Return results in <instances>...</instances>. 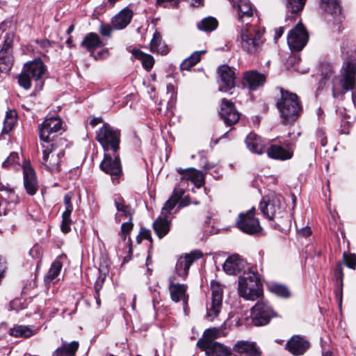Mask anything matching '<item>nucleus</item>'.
<instances>
[{
  "label": "nucleus",
  "instance_id": "obj_54",
  "mask_svg": "<svg viewBox=\"0 0 356 356\" xmlns=\"http://www.w3.org/2000/svg\"><path fill=\"white\" fill-rule=\"evenodd\" d=\"M248 356H261V352L259 348L257 347L256 343H254L252 348L247 354Z\"/></svg>",
  "mask_w": 356,
  "mask_h": 356
},
{
  "label": "nucleus",
  "instance_id": "obj_24",
  "mask_svg": "<svg viewBox=\"0 0 356 356\" xmlns=\"http://www.w3.org/2000/svg\"><path fill=\"white\" fill-rule=\"evenodd\" d=\"M266 81V76L257 71L246 72L243 74V83L247 85L250 90H255L264 85Z\"/></svg>",
  "mask_w": 356,
  "mask_h": 356
},
{
  "label": "nucleus",
  "instance_id": "obj_34",
  "mask_svg": "<svg viewBox=\"0 0 356 356\" xmlns=\"http://www.w3.org/2000/svg\"><path fill=\"white\" fill-rule=\"evenodd\" d=\"M104 43L97 33H89L87 34L81 43V46L85 47L91 54L95 49L102 47Z\"/></svg>",
  "mask_w": 356,
  "mask_h": 356
},
{
  "label": "nucleus",
  "instance_id": "obj_35",
  "mask_svg": "<svg viewBox=\"0 0 356 356\" xmlns=\"http://www.w3.org/2000/svg\"><path fill=\"white\" fill-rule=\"evenodd\" d=\"M321 9L325 13L337 17L341 13V7L339 0H321Z\"/></svg>",
  "mask_w": 356,
  "mask_h": 356
},
{
  "label": "nucleus",
  "instance_id": "obj_48",
  "mask_svg": "<svg viewBox=\"0 0 356 356\" xmlns=\"http://www.w3.org/2000/svg\"><path fill=\"white\" fill-rule=\"evenodd\" d=\"M19 154L17 152H11L7 159L2 163L3 168H8L18 165Z\"/></svg>",
  "mask_w": 356,
  "mask_h": 356
},
{
  "label": "nucleus",
  "instance_id": "obj_19",
  "mask_svg": "<svg viewBox=\"0 0 356 356\" xmlns=\"http://www.w3.org/2000/svg\"><path fill=\"white\" fill-rule=\"evenodd\" d=\"M218 74L220 78L219 90L224 92H229L236 85V73L233 68L227 65H223L218 68Z\"/></svg>",
  "mask_w": 356,
  "mask_h": 356
},
{
  "label": "nucleus",
  "instance_id": "obj_52",
  "mask_svg": "<svg viewBox=\"0 0 356 356\" xmlns=\"http://www.w3.org/2000/svg\"><path fill=\"white\" fill-rule=\"evenodd\" d=\"M72 195L71 193H67L64 196V204L65 210L64 211L72 212L73 205L72 203Z\"/></svg>",
  "mask_w": 356,
  "mask_h": 356
},
{
  "label": "nucleus",
  "instance_id": "obj_41",
  "mask_svg": "<svg viewBox=\"0 0 356 356\" xmlns=\"http://www.w3.org/2000/svg\"><path fill=\"white\" fill-rule=\"evenodd\" d=\"M63 267L61 261L57 258L51 264L47 275L44 277V281L47 283L54 282L58 277Z\"/></svg>",
  "mask_w": 356,
  "mask_h": 356
},
{
  "label": "nucleus",
  "instance_id": "obj_33",
  "mask_svg": "<svg viewBox=\"0 0 356 356\" xmlns=\"http://www.w3.org/2000/svg\"><path fill=\"white\" fill-rule=\"evenodd\" d=\"M267 154L269 157L274 159L286 160L293 156V152L285 149L280 145H272L267 149Z\"/></svg>",
  "mask_w": 356,
  "mask_h": 356
},
{
  "label": "nucleus",
  "instance_id": "obj_57",
  "mask_svg": "<svg viewBox=\"0 0 356 356\" xmlns=\"http://www.w3.org/2000/svg\"><path fill=\"white\" fill-rule=\"evenodd\" d=\"M335 274L338 276V279H339L342 282V279L343 277V266L341 263H338L335 268Z\"/></svg>",
  "mask_w": 356,
  "mask_h": 356
},
{
  "label": "nucleus",
  "instance_id": "obj_58",
  "mask_svg": "<svg viewBox=\"0 0 356 356\" xmlns=\"http://www.w3.org/2000/svg\"><path fill=\"white\" fill-rule=\"evenodd\" d=\"M108 56V49H103L99 53H97L96 55L94 56V58L95 60L98 59H102L105 58Z\"/></svg>",
  "mask_w": 356,
  "mask_h": 356
},
{
  "label": "nucleus",
  "instance_id": "obj_21",
  "mask_svg": "<svg viewBox=\"0 0 356 356\" xmlns=\"http://www.w3.org/2000/svg\"><path fill=\"white\" fill-rule=\"evenodd\" d=\"M309 342L300 335L293 336L286 343V348L294 356L302 355L309 348Z\"/></svg>",
  "mask_w": 356,
  "mask_h": 356
},
{
  "label": "nucleus",
  "instance_id": "obj_64",
  "mask_svg": "<svg viewBox=\"0 0 356 356\" xmlns=\"http://www.w3.org/2000/svg\"><path fill=\"white\" fill-rule=\"evenodd\" d=\"M38 247H33L31 248L29 251L30 255H31L33 257L38 256Z\"/></svg>",
  "mask_w": 356,
  "mask_h": 356
},
{
  "label": "nucleus",
  "instance_id": "obj_51",
  "mask_svg": "<svg viewBox=\"0 0 356 356\" xmlns=\"http://www.w3.org/2000/svg\"><path fill=\"white\" fill-rule=\"evenodd\" d=\"M134 227L132 220L128 219L127 222H123L121 225L120 233L123 236V238H126V236L130 233Z\"/></svg>",
  "mask_w": 356,
  "mask_h": 356
},
{
  "label": "nucleus",
  "instance_id": "obj_60",
  "mask_svg": "<svg viewBox=\"0 0 356 356\" xmlns=\"http://www.w3.org/2000/svg\"><path fill=\"white\" fill-rule=\"evenodd\" d=\"M300 234L304 236H309L312 234V230L310 227H305L301 229Z\"/></svg>",
  "mask_w": 356,
  "mask_h": 356
},
{
  "label": "nucleus",
  "instance_id": "obj_2",
  "mask_svg": "<svg viewBox=\"0 0 356 356\" xmlns=\"http://www.w3.org/2000/svg\"><path fill=\"white\" fill-rule=\"evenodd\" d=\"M264 35V29L247 22L241 29L237 41L244 51L257 55L262 51L266 41Z\"/></svg>",
  "mask_w": 356,
  "mask_h": 356
},
{
  "label": "nucleus",
  "instance_id": "obj_61",
  "mask_svg": "<svg viewBox=\"0 0 356 356\" xmlns=\"http://www.w3.org/2000/svg\"><path fill=\"white\" fill-rule=\"evenodd\" d=\"M190 204V198L188 196H185L182 199H180L179 206L186 207Z\"/></svg>",
  "mask_w": 356,
  "mask_h": 356
},
{
  "label": "nucleus",
  "instance_id": "obj_59",
  "mask_svg": "<svg viewBox=\"0 0 356 356\" xmlns=\"http://www.w3.org/2000/svg\"><path fill=\"white\" fill-rule=\"evenodd\" d=\"M39 44L40 47L43 49H48L51 46V42L48 40H42L40 41H37Z\"/></svg>",
  "mask_w": 356,
  "mask_h": 356
},
{
  "label": "nucleus",
  "instance_id": "obj_30",
  "mask_svg": "<svg viewBox=\"0 0 356 356\" xmlns=\"http://www.w3.org/2000/svg\"><path fill=\"white\" fill-rule=\"evenodd\" d=\"M238 19L245 24L253 16V10L251 3L247 0H240L238 2Z\"/></svg>",
  "mask_w": 356,
  "mask_h": 356
},
{
  "label": "nucleus",
  "instance_id": "obj_29",
  "mask_svg": "<svg viewBox=\"0 0 356 356\" xmlns=\"http://www.w3.org/2000/svg\"><path fill=\"white\" fill-rule=\"evenodd\" d=\"M247 147L252 152L261 154L264 152V144L261 138L254 133H250L245 139Z\"/></svg>",
  "mask_w": 356,
  "mask_h": 356
},
{
  "label": "nucleus",
  "instance_id": "obj_22",
  "mask_svg": "<svg viewBox=\"0 0 356 356\" xmlns=\"http://www.w3.org/2000/svg\"><path fill=\"white\" fill-rule=\"evenodd\" d=\"M175 280L170 279L169 291L172 301L178 302L183 301L184 305H187L188 296L186 294L187 286L175 282Z\"/></svg>",
  "mask_w": 356,
  "mask_h": 356
},
{
  "label": "nucleus",
  "instance_id": "obj_53",
  "mask_svg": "<svg viewBox=\"0 0 356 356\" xmlns=\"http://www.w3.org/2000/svg\"><path fill=\"white\" fill-rule=\"evenodd\" d=\"M316 136L320 141L321 146L325 147L327 144V137L323 129H318L316 131Z\"/></svg>",
  "mask_w": 356,
  "mask_h": 356
},
{
  "label": "nucleus",
  "instance_id": "obj_20",
  "mask_svg": "<svg viewBox=\"0 0 356 356\" xmlns=\"http://www.w3.org/2000/svg\"><path fill=\"white\" fill-rule=\"evenodd\" d=\"M219 114L225 124L227 126H232L236 124L240 119L239 113L236 111L234 104L226 99H222Z\"/></svg>",
  "mask_w": 356,
  "mask_h": 356
},
{
  "label": "nucleus",
  "instance_id": "obj_36",
  "mask_svg": "<svg viewBox=\"0 0 356 356\" xmlns=\"http://www.w3.org/2000/svg\"><path fill=\"white\" fill-rule=\"evenodd\" d=\"M79 346V344L76 341L70 343L63 342L62 346L54 352L52 356H75Z\"/></svg>",
  "mask_w": 356,
  "mask_h": 356
},
{
  "label": "nucleus",
  "instance_id": "obj_27",
  "mask_svg": "<svg viewBox=\"0 0 356 356\" xmlns=\"http://www.w3.org/2000/svg\"><path fill=\"white\" fill-rule=\"evenodd\" d=\"M184 194V188H181L180 186H176L172 195L162 208L161 216L168 217V215H169L171 211L175 207L178 201L182 197Z\"/></svg>",
  "mask_w": 356,
  "mask_h": 356
},
{
  "label": "nucleus",
  "instance_id": "obj_17",
  "mask_svg": "<svg viewBox=\"0 0 356 356\" xmlns=\"http://www.w3.org/2000/svg\"><path fill=\"white\" fill-rule=\"evenodd\" d=\"M197 346L205 351L207 356H230L232 355L230 348L216 341L200 339L197 342Z\"/></svg>",
  "mask_w": 356,
  "mask_h": 356
},
{
  "label": "nucleus",
  "instance_id": "obj_38",
  "mask_svg": "<svg viewBox=\"0 0 356 356\" xmlns=\"http://www.w3.org/2000/svg\"><path fill=\"white\" fill-rule=\"evenodd\" d=\"M243 286H238L239 296L248 300H254L261 297L263 293V289H257L255 288H248V284Z\"/></svg>",
  "mask_w": 356,
  "mask_h": 356
},
{
  "label": "nucleus",
  "instance_id": "obj_7",
  "mask_svg": "<svg viewBox=\"0 0 356 356\" xmlns=\"http://www.w3.org/2000/svg\"><path fill=\"white\" fill-rule=\"evenodd\" d=\"M42 166L51 173L60 171V163L64 156V152L53 144H42Z\"/></svg>",
  "mask_w": 356,
  "mask_h": 356
},
{
  "label": "nucleus",
  "instance_id": "obj_45",
  "mask_svg": "<svg viewBox=\"0 0 356 356\" xmlns=\"http://www.w3.org/2000/svg\"><path fill=\"white\" fill-rule=\"evenodd\" d=\"M254 343V342L239 341L234 346L233 350L238 353L247 355L250 349L252 348Z\"/></svg>",
  "mask_w": 356,
  "mask_h": 356
},
{
  "label": "nucleus",
  "instance_id": "obj_18",
  "mask_svg": "<svg viewBox=\"0 0 356 356\" xmlns=\"http://www.w3.org/2000/svg\"><path fill=\"white\" fill-rule=\"evenodd\" d=\"M24 175V186L29 195H34L38 191V182L35 170L31 166L30 161L26 160L22 164Z\"/></svg>",
  "mask_w": 356,
  "mask_h": 356
},
{
  "label": "nucleus",
  "instance_id": "obj_23",
  "mask_svg": "<svg viewBox=\"0 0 356 356\" xmlns=\"http://www.w3.org/2000/svg\"><path fill=\"white\" fill-rule=\"evenodd\" d=\"M114 204L117 209V213L115 216V220L117 223L120 222L124 218L132 220L133 212L131 207L125 203V201L122 197H115L114 200Z\"/></svg>",
  "mask_w": 356,
  "mask_h": 356
},
{
  "label": "nucleus",
  "instance_id": "obj_6",
  "mask_svg": "<svg viewBox=\"0 0 356 356\" xmlns=\"http://www.w3.org/2000/svg\"><path fill=\"white\" fill-rule=\"evenodd\" d=\"M95 138L106 152L112 150L113 153H117L120 148V131L108 123L104 124L96 132Z\"/></svg>",
  "mask_w": 356,
  "mask_h": 356
},
{
  "label": "nucleus",
  "instance_id": "obj_49",
  "mask_svg": "<svg viewBox=\"0 0 356 356\" xmlns=\"http://www.w3.org/2000/svg\"><path fill=\"white\" fill-rule=\"evenodd\" d=\"M343 261L346 265L352 269L356 268V255L355 254H347L346 252L343 254Z\"/></svg>",
  "mask_w": 356,
  "mask_h": 356
},
{
  "label": "nucleus",
  "instance_id": "obj_62",
  "mask_svg": "<svg viewBox=\"0 0 356 356\" xmlns=\"http://www.w3.org/2000/svg\"><path fill=\"white\" fill-rule=\"evenodd\" d=\"M103 121L102 118H92V119L90 122V124L94 127L98 124L101 123Z\"/></svg>",
  "mask_w": 356,
  "mask_h": 356
},
{
  "label": "nucleus",
  "instance_id": "obj_1",
  "mask_svg": "<svg viewBox=\"0 0 356 356\" xmlns=\"http://www.w3.org/2000/svg\"><path fill=\"white\" fill-rule=\"evenodd\" d=\"M321 80L319 88L332 83V96L334 99L341 98L345 92L352 90L356 78V59L350 57L345 61L340 79L334 75L332 67L328 63L321 65Z\"/></svg>",
  "mask_w": 356,
  "mask_h": 356
},
{
  "label": "nucleus",
  "instance_id": "obj_47",
  "mask_svg": "<svg viewBox=\"0 0 356 356\" xmlns=\"http://www.w3.org/2000/svg\"><path fill=\"white\" fill-rule=\"evenodd\" d=\"M270 290L275 294L281 297L287 298L290 296V292L288 290V289L285 286L282 284H272L270 286Z\"/></svg>",
  "mask_w": 356,
  "mask_h": 356
},
{
  "label": "nucleus",
  "instance_id": "obj_9",
  "mask_svg": "<svg viewBox=\"0 0 356 356\" xmlns=\"http://www.w3.org/2000/svg\"><path fill=\"white\" fill-rule=\"evenodd\" d=\"M63 129V121L58 117L46 118L39 127L40 138L44 144L51 142Z\"/></svg>",
  "mask_w": 356,
  "mask_h": 356
},
{
  "label": "nucleus",
  "instance_id": "obj_42",
  "mask_svg": "<svg viewBox=\"0 0 356 356\" xmlns=\"http://www.w3.org/2000/svg\"><path fill=\"white\" fill-rule=\"evenodd\" d=\"M9 334L15 337L28 338L33 335V331L26 325H15L10 329Z\"/></svg>",
  "mask_w": 356,
  "mask_h": 356
},
{
  "label": "nucleus",
  "instance_id": "obj_55",
  "mask_svg": "<svg viewBox=\"0 0 356 356\" xmlns=\"http://www.w3.org/2000/svg\"><path fill=\"white\" fill-rule=\"evenodd\" d=\"M112 29L108 25H102L99 29V32L102 35L109 37L111 35Z\"/></svg>",
  "mask_w": 356,
  "mask_h": 356
},
{
  "label": "nucleus",
  "instance_id": "obj_5",
  "mask_svg": "<svg viewBox=\"0 0 356 356\" xmlns=\"http://www.w3.org/2000/svg\"><path fill=\"white\" fill-rule=\"evenodd\" d=\"M46 72V67L43 62L40 60H34L26 63L22 73L19 75L18 83L24 89L31 88V80L35 82L40 81Z\"/></svg>",
  "mask_w": 356,
  "mask_h": 356
},
{
  "label": "nucleus",
  "instance_id": "obj_15",
  "mask_svg": "<svg viewBox=\"0 0 356 356\" xmlns=\"http://www.w3.org/2000/svg\"><path fill=\"white\" fill-rule=\"evenodd\" d=\"M176 170L180 175V183L177 186H180L181 188H184L188 181L192 182L198 188L204 186V176L201 171L193 168H179Z\"/></svg>",
  "mask_w": 356,
  "mask_h": 356
},
{
  "label": "nucleus",
  "instance_id": "obj_37",
  "mask_svg": "<svg viewBox=\"0 0 356 356\" xmlns=\"http://www.w3.org/2000/svg\"><path fill=\"white\" fill-rule=\"evenodd\" d=\"M150 50L153 53L156 52L162 55H166L169 51L168 46L162 40L159 32H155L153 35L150 42Z\"/></svg>",
  "mask_w": 356,
  "mask_h": 356
},
{
  "label": "nucleus",
  "instance_id": "obj_25",
  "mask_svg": "<svg viewBox=\"0 0 356 356\" xmlns=\"http://www.w3.org/2000/svg\"><path fill=\"white\" fill-rule=\"evenodd\" d=\"M133 11L125 8L115 15L111 21L112 26L115 29H122L127 26L133 17Z\"/></svg>",
  "mask_w": 356,
  "mask_h": 356
},
{
  "label": "nucleus",
  "instance_id": "obj_14",
  "mask_svg": "<svg viewBox=\"0 0 356 356\" xmlns=\"http://www.w3.org/2000/svg\"><path fill=\"white\" fill-rule=\"evenodd\" d=\"M255 209L252 208L245 213H241L236 220L237 227L248 234H256L261 229L259 220L254 217Z\"/></svg>",
  "mask_w": 356,
  "mask_h": 356
},
{
  "label": "nucleus",
  "instance_id": "obj_31",
  "mask_svg": "<svg viewBox=\"0 0 356 356\" xmlns=\"http://www.w3.org/2000/svg\"><path fill=\"white\" fill-rule=\"evenodd\" d=\"M307 0H286L287 14L286 20L293 21L298 13L304 8Z\"/></svg>",
  "mask_w": 356,
  "mask_h": 356
},
{
  "label": "nucleus",
  "instance_id": "obj_11",
  "mask_svg": "<svg viewBox=\"0 0 356 356\" xmlns=\"http://www.w3.org/2000/svg\"><path fill=\"white\" fill-rule=\"evenodd\" d=\"M13 39L14 34L13 33H7L4 37L3 43L0 49V72L2 73H8L13 64Z\"/></svg>",
  "mask_w": 356,
  "mask_h": 356
},
{
  "label": "nucleus",
  "instance_id": "obj_28",
  "mask_svg": "<svg viewBox=\"0 0 356 356\" xmlns=\"http://www.w3.org/2000/svg\"><path fill=\"white\" fill-rule=\"evenodd\" d=\"M248 284V288H255L257 289H262V285L260 282L259 275L254 271L249 270L245 271L243 275L240 276L238 280V286H245Z\"/></svg>",
  "mask_w": 356,
  "mask_h": 356
},
{
  "label": "nucleus",
  "instance_id": "obj_32",
  "mask_svg": "<svg viewBox=\"0 0 356 356\" xmlns=\"http://www.w3.org/2000/svg\"><path fill=\"white\" fill-rule=\"evenodd\" d=\"M153 229L159 238H162L168 234L170 229V222L167 217L159 216L153 223Z\"/></svg>",
  "mask_w": 356,
  "mask_h": 356
},
{
  "label": "nucleus",
  "instance_id": "obj_40",
  "mask_svg": "<svg viewBox=\"0 0 356 356\" xmlns=\"http://www.w3.org/2000/svg\"><path fill=\"white\" fill-rule=\"evenodd\" d=\"M205 51H197L193 52L188 58H186L180 65L181 70H189L195 66L201 59V56Z\"/></svg>",
  "mask_w": 356,
  "mask_h": 356
},
{
  "label": "nucleus",
  "instance_id": "obj_3",
  "mask_svg": "<svg viewBox=\"0 0 356 356\" xmlns=\"http://www.w3.org/2000/svg\"><path fill=\"white\" fill-rule=\"evenodd\" d=\"M281 97L277 102V107L282 122L284 124H293L300 115L302 107L298 96L283 88L280 89Z\"/></svg>",
  "mask_w": 356,
  "mask_h": 356
},
{
  "label": "nucleus",
  "instance_id": "obj_10",
  "mask_svg": "<svg viewBox=\"0 0 356 356\" xmlns=\"http://www.w3.org/2000/svg\"><path fill=\"white\" fill-rule=\"evenodd\" d=\"M211 301L207 306V317L212 321L218 317L222 308L223 286L219 282L213 281L211 283Z\"/></svg>",
  "mask_w": 356,
  "mask_h": 356
},
{
  "label": "nucleus",
  "instance_id": "obj_63",
  "mask_svg": "<svg viewBox=\"0 0 356 356\" xmlns=\"http://www.w3.org/2000/svg\"><path fill=\"white\" fill-rule=\"evenodd\" d=\"M284 33V27H280L275 30V39L278 40Z\"/></svg>",
  "mask_w": 356,
  "mask_h": 356
},
{
  "label": "nucleus",
  "instance_id": "obj_39",
  "mask_svg": "<svg viewBox=\"0 0 356 356\" xmlns=\"http://www.w3.org/2000/svg\"><path fill=\"white\" fill-rule=\"evenodd\" d=\"M135 58L140 60L143 67L147 70L150 71L154 64V59L150 54H145L139 49H134L132 51Z\"/></svg>",
  "mask_w": 356,
  "mask_h": 356
},
{
  "label": "nucleus",
  "instance_id": "obj_44",
  "mask_svg": "<svg viewBox=\"0 0 356 356\" xmlns=\"http://www.w3.org/2000/svg\"><path fill=\"white\" fill-rule=\"evenodd\" d=\"M16 113L13 111L6 112L3 121V132L8 134L13 128L16 122Z\"/></svg>",
  "mask_w": 356,
  "mask_h": 356
},
{
  "label": "nucleus",
  "instance_id": "obj_50",
  "mask_svg": "<svg viewBox=\"0 0 356 356\" xmlns=\"http://www.w3.org/2000/svg\"><path fill=\"white\" fill-rule=\"evenodd\" d=\"M219 333H220V330L217 328L213 327V328L207 329L204 332V339H202L213 341V340L214 339H216L218 337Z\"/></svg>",
  "mask_w": 356,
  "mask_h": 356
},
{
  "label": "nucleus",
  "instance_id": "obj_12",
  "mask_svg": "<svg viewBox=\"0 0 356 356\" xmlns=\"http://www.w3.org/2000/svg\"><path fill=\"white\" fill-rule=\"evenodd\" d=\"M309 35L302 24L298 23L288 33L287 42L292 51H300L306 45Z\"/></svg>",
  "mask_w": 356,
  "mask_h": 356
},
{
  "label": "nucleus",
  "instance_id": "obj_26",
  "mask_svg": "<svg viewBox=\"0 0 356 356\" xmlns=\"http://www.w3.org/2000/svg\"><path fill=\"white\" fill-rule=\"evenodd\" d=\"M244 262L238 254L229 256L223 264V270L227 274L236 275L243 268Z\"/></svg>",
  "mask_w": 356,
  "mask_h": 356
},
{
  "label": "nucleus",
  "instance_id": "obj_13",
  "mask_svg": "<svg viewBox=\"0 0 356 356\" xmlns=\"http://www.w3.org/2000/svg\"><path fill=\"white\" fill-rule=\"evenodd\" d=\"M202 257V253L200 250H194L189 254H185L180 256L177 261L175 266V274L172 277L173 280L177 278L186 279L188 276L189 268L191 264L197 259Z\"/></svg>",
  "mask_w": 356,
  "mask_h": 356
},
{
  "label": "nucleus",
  "instance_id": "obj_4",
  "mask_svg": "<svg viewBox=\"0 0 356 356\" xmlns=\"http://www.w3.org/2000/svg\"><path fill=\"white\" fill-rule=\"evenodd\" d=\"M260 210L266 218L274 220L275 225L281 229H284L288 225L289 216L281 209V197L273 195L263 197L260 202Z\"/></svg>",
  "mask_w": 356,
  "mask_h": 356
},
{
  "label": "nucleus",
  "instance_id": "obj_46",
  "mask_svg": "<svg viewBox=\"0 0 356 356\" xmlns=\"http://www.w3.org/2000/svg\"><path fill=\"white\" fill-rule=\"evenodd\" d=\"M72 212L63 211L62 214V222L60 225L61 231L67 234L71 230L72 220L71 219Z\"/></svg>",
  "mask_w": 356,
  "mask_h": 356
},
{
  "label": "nucleus",
  "instance_id": "obj_8",
  "mask_svg": "<svg viewBox=\"0 0 356 356\" xmlns=\"http://www.w3.org/2000/svg\"><path fill=\"white\" fill-rule=\"evenodd\" d=\"M275 316V313L266 300H261L258 301L252 307L250 318H245L244 320L247 324L249 321L256 326H262L267 325L270 319Z\"/></svg>",
  "mask_w": 356,
  "mask_h": 356
},
{
  "label": "nucleus",
  "instance_id": "obj_43",
  "mask_svg": "<svg viewBox=\"0 0 356 356\" xmlns=\"http://www.w3.org/2000/svg\"><path fill=\"white\" fill-rule=\"evenodd\" d=\"M218 25L217 19L212 17L204 18L197 24V27L199 30L206 32L214 31Z\"/></svg>",
  "mask_w": 356,
  "mask_h": 356
},
{
  "label": "nucleus",
  "instance_id": "obj_56",
  "mask_svg": "<svg viewBox=\"0 0 356 356\" xmlns=\"http://www.w3.org/2000/svg\"><path fill=\"white\" fill-rule=\"evenodd\" d=\"M140 234L141 235V236L145 238V239H147L149 241L152 242V235H151V232L149 229H141L140 230Z\"/></svg>",
  "mask_w": 356,
  "mask_h": 356
},
{
  "label": "nucleus",
  "instance_id": "obj_16",
  "mask_svg": "<svg viewBox=\"0 0 356 356\" xmlns=\"http://www.w3.org/2000/svg\"><path fill=\"white\" fill-rule=\"evenodd\" d=\"M113 154V156L108 153L104 154V159L100 163V168L110 175L113 181H115L122 174V166L119 155L116 153Z\"/></svg>",
  "mask_w": 356,
  "mask_h": 356
}]
</instances>
